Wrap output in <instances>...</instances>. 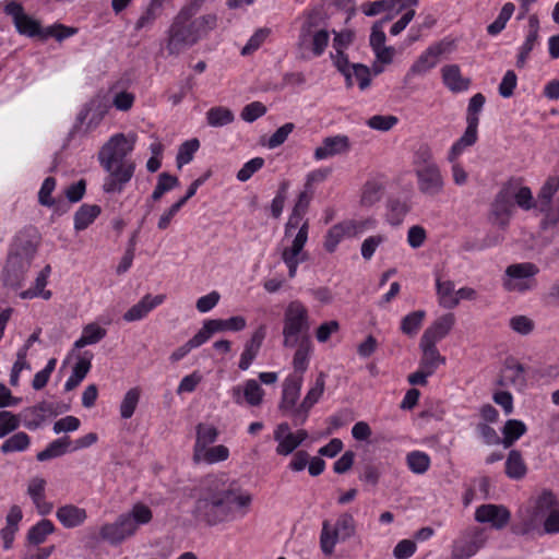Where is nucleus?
<instances>
[{"mask_svg":"<svg viewBox=\"0 0 559 559\" xmlns=\"http://www.w3.org/2000/svg\"><path fill=\"white\" fill-rule=\"evenodd\" d=\"M252 496L226 474L207 475L202 481L194 503V516L210 526L235 518L236 509H248Z\"/></svg>","mask_w":559,"mask_h":559,"instance_id":"1","label":"nucleus"},{"mask_svg":"<svg viewBox=\"0 0 559 559\" xmlns=\"http://www.w3.org/2000/svg\"><path fill=\"white\" fill-rule=\"evenodd\" d=\"M136 136L133 133H116L102 146L98 162L107 176L103 182L106 193H121L132 179L135 163L128 156L134 150Z\"/></svg>","mask_w":559,"mask_h":559,"instance_id":"2","label":"nucleus"},{"mask_svg":"<svg viewBox=\"0 0 559 559\" xmlns=\"http://www.w3.org/2000/svg\"><path fill=\"white\" fill-rule=\"evenodd\" d=\"M329 40L330 35L324 27L321 12L319 10L305 12L296 41L297 58L308 61L322 56Z\"/></svg>","mask_w":559,"mask_h":559,"instance_id":"3","label":"nucleus"},{"mask_svg":"<svg viewBox=\"0 0 559 559\" xmlns=\"http://www.w3.org/2000/svg\"><path fill=\"white\" fill-rule=\"evenodd\" d=\"M199 8L200 3L194 1L183 7L174 17L167 31L166 49L169 55L178 56L200 40L192 23Z\"/></svg>","mask_w":559,"mask_h":559,"instance_id":"4","label":"nucleus"},{"mask_svg":"<svg viewBox=\"0 0 559 559\" xmlns=\"http://www.w3.org/2000/svg\"><path fill=\"white\" fill-rule=\"evenodd\" d=\"M309 312L299 300L290 301L284 310L283 346L294 348L304 338H310Z\"/></svg>","mask_w":559,"mask_h":559,"instance_id":"5","label":"nucleus"},{"mask_svg":"<svg viewBox=\"0 0 559 559\" xmlns=\"http://www.w3.org/2000/svg\"><path fill=\"white\" fill-rule=\"evenodd\" d=\"M355 530V520L349 513H342L334 526H332L330 521L324 520L320 534V548L322 552L325 556H331L337 542H345L354 536Z\"/></svg>","mask_w":559,"mask_h":559,"instance_id":"6","label":"nucleus"},{"mask_svg":"<svg viewBox=\"0 0 559 559\" xmlns=\"http://www.w3.org/2000/svg\"><path fill=\"white\" fill-rule=\"evenodd\" d=\"M36 253V246L28 239L16 238L12 245L4 272L8 277H22L31 266Z\"/></svg>","mask_w":559,"mask_h":559,"instance_id":"7","label":"nucleus"},{"mask_svg":"<svg viewBox=\"0 0 559 559\" xmlns=\"http://www.w3.org/2000/svg\"><path fill=\"white\" fill-rule=\"evenodd\" d=\"M559 508V500L550 489H544L534 500L532 507V514L528 519L524 520L521 524H513L512 532L516 535L527 534L537 520L549 514L552 510Z\"/></svg>","mask_w":559,"mask_h":559,"instance_id":"8","label":"nucleus"},{"mask_svg":"<svg viewBox=\"0 0 559 559\" xmlns=\"http://www.w3.org/2000/svg\"><path fill=\"white\" fill-rule=\"evenodd\" d=\"M302 386V376L290 374L283 383L282 397L278 404V411L285 417H289L295 427L302 426L305 423H299L296 412H299L297 402L300 396Z\"/></svg>","mask_w":559,"mask_h":559,"instance_id":"9","label":"nucleus"},{"mask_svg":"<svg viewBox=\"0 0 559 559\" xmlns=\"http://www.w3.org/2000/svg\"><path fill=\"white\" fill-rule=\"evenodd\" d=\"M452 43L448 40H441L430 45L408 69L405 81L407 82L415 76L424 75L429 70L433 69L442 55L452 51Z\"/></svg>","mask_w":559,"mask_h":559,"instance_id":"10","label":"nucleus"},{"mask_svg":"<svg viewBox=\"0 0 559 559\" xmlns=\"http://www.w3.org/2000/svg\"><path fill=\"white\" fill-rule=\"evenodd\" d=\"M373 225V222L371 219H365V221H355V219H348L341 222L334 226H332L325 236L324 240V248L329 252H333L337 245L345 238V237H355L358 234L364 233L366 229L371 227Z\"/></svg>","mask_w":559,"mask_h":559,"instance_id":"11","label":"nucleus"},{"mask_svg":"<svg viewBox=\"0 0 559 559\" xmlns=\"http://www.w3.org/2000/svg\"><path fill=\"white\" fill-rule=\"evenodd\" d=\"M535 206L546 213L547 222H559V178H549L542 187Z\"/></svg>","mask_w":559,"mask_h":559,"instance_id":"12","label":"nucleus"},{"mask_svg":"<svg viewBox=\"0 0 559 559\" xmlns=\"http://www.w3.org/2000/svg\"><path fill=\"white\" fill-rule=\"evenodd\" d=\"M418 191L426 198L436 199L444 192L445 179L440 166L415 170Z\"/></svg>","mask_w":559,"mask_h":559,"instance_id":"13","label":"nucleus"},{"mask_svg":"<svg viewBox=\"0 0 559 559\" xmlns=\"http://www.w3.org/2000/svg\"><path fill=\"white\" fill-rule=\"evenodd\" d=\"M486 536L483 530L472 527L459 536L452 546L453 559H468L474 556L485 544Z\"/></svg>","mask_w":559,"mask_h":559,"instance_id":"14","label":"nucleus"},{"mask_svg":"<svg viewBox=\"0 0 559 559\" xmlns=\"http://www.w3.org/2000/svg\"><path fill=\"white\" fill-rule=\"evenodd\" d=\"M4 12L12 17L13 24L19 34L27 37L43 35L40 22L26 14L21 3L16 1L7 3Z\"/></svg>","mask_w":559,"mask_h":559,"instance_id":"15","label":"nucleus"},{"mask_svg":"<svg viewBox=\"0 0 559 559\" xmlns=\"http://www.w3.org/2000/svg\"><path fill=\"white\" fill-rule=\"evenodd\" d=\"M136 525L129 514H121L114 523H106L100 527L99 536L111 545L122 543L127 537L132 536Z\"/></svg>","mask_w":559,"mask_h":559,"instance_id":"16","label":"nucleus"},{"mask_svg":"<svg viewBox=\"0 0 559 559\" xmlns=\"http://www.w3.org/2000/svg\"><path fill=\"white\" fill-rule=\"evenodd\" d=\"M510 519V511L502 504H481L475 511V520L477 522L489 523L496 530L506 527Z\"/></svg>","mask_w":559,"mask_h":559,"instance_id":"17","label":"nucleus"},{"mask_svg":"<svg viewBox=\"0 0 559 559\" xmlns=\"http://www.w3.org/2000/svg\"><path fill=\"white\" fill-rule=\"evenodd\" d=\"M309 224L308 221L302 222L295 236L292 247L283 251V260L289 270V276L294 277L298 262L302 259V249L308 239Z\"/></svg>","mask_w":559,"mask_h":559,"instance_id":"18","label":"nucleus"},{"mask_svg":"<svg viewBox=\"0 0 559 559\" xmlns=\"http://www.w3.org/2000/svg\"><path fill=\"white\" fill-rule=\"evenodd\" d=\"M350 148L347 135L337 134L323 139L320 146L314 150L313 156L317 160H323L336 155L344 154Z\"/></svg>","mask_w":559,"mask_h":559,"instance_id":"19","label":"nucleus"},{"mask_svg":"<svg viewBox=\"0 0 559 559\" xmlns=\"http://www.w3.org/2000/svg\"><path fill=\"white\" fill-rule=\"evenodd\" d=\"M246 325V319L241 316H235L228 319H211L203 323L199 333L203 334L204 342H206L216 332L242 331Z\"/></svg>","mask_w":559,"mask_h":559,"instance_id":"20","label":"nucleus"},{"mask_svg":"<svg viewBox=\"0 0 559 559\" xmlns=\"http://www.w3.org/2000/svg\"><path fill=\"white\" fill-rule=\"evenodd\" d=\"M108 103L103 97L97 95L91 99L80 111L78 120L81 123H84L85 120H87V127L95 128L104 119L105 115L108 112Z\"/></svg>","mask_w":559,"mask_h":559,"instance_id":"21","label":"nucleus"},{"mask_svg":"<svg viewBox=\"0 0 559 559\" xmlns=\"http://www.w3.org/2000/svg\"><path fill=\"white\" fill-rule=\"evenodd\" d=\"M514 203L512 202V195L510 189H502L496 197L491 212L495 217V223L500 227L504 228L513 214Z\"/></svg>","mask_w":559,"mask_h":559,"instance_id":"22","label":"nucleus"},{"mask_svg":"<svg viewBox=\"0 0 559 559\" xmlns=\"http://www.w3.org/2000/svg\"><path fill=\"white\" fill-rule=\"evenodd\" d=\"M266 336V325H259L254 332L252 333L250 340L246 343L245 349L240 356V360L238 364L239 369L247 370L251 366L252 361L255 359L259 350L263 344V341Z\"/></svg>","mask_w":559,"mask_h":559,"instance_id":"23","label":"nucleus"},{"mask_svg":"<svg viewBox=\"0 0 559 559\" xmlns=\"http://www.w3.org/2000/svg\"><path fill=\"white\" fill-rule=\"evenodd\" d=\"M325 386V373L320 372L316 379L314 385L307 392L302 402L299 404V412H296L299 423H306L309 417L310 409L323 395Z\"/></svg>","mask_w":559,"mask_h":559,"instance_id":"24","label":"nucleus"},{"mask_svg":"<svg viewBox=\"0 0 559 559\" xmlns=\"http://www.w3.org/2000/svg\"><path fill=\"white\" fill-rule=\"evenodd\" d=\"M197 438L193 447V456L192 460L195 464L201 462L202 451L207 448V445L214 443L218 437V430L213 425H207L200 423L195 427Z\"/></svg>","mask_w":559,"mask_h":559,"instance_id":"25","label":"nucleus"},{"mask_svg":"<svg viewBox=\"0 0 559 559\" xmlns=\"http://www.w3.org/2000/svg\"><path fill=\"white\" fill-rule=\"evenodd\" d=\"M455 323V316L453 313H445L438 318L421 335L424 342L437 343L445 337L452 330Z\"/></svg>","mask_w":559,"mask_h":559,"instance_id":"26","label":"nucleus"},{"mask_svg":"<svg viewBox=\"0 0 559 559\" xmlns=\"http://www.w3.org/2000/svg\"><path fill=\"white\" fill-rule=\"evenodd\" d=\"M165 300V295H145L138 304L133 305L124 314L123 320L133 322L143 319L155 307Z\"/></svg>","mask_w":559,"mask_h":559,"instance_id":"27","label":"nucleus"},{"mask_svg":"<svg viewBox=\"0 0 559 559\" xmlns=\"http://www.w3.org/2000/svg\"><path fill=\"white\" fill-rule=\"evenodd\" d=\"M46 480L41 477H34L29 480L27 493L41 515H47L52 511V503L45 499Z\"/></svg>","mask_w":559,"mask_h":559,"instance_id":"28","label":"nucleus"},{"mask_svg":"<svg viewBox=\"0 0 559 559\" xmlns=\"http://www.w3.org/2000/svg\"><path fill=\"white\" fill-rule=\"evenodd\" d=\"M274 440L277 442L276 453L282 456L292 454L299 447L288 423H281L276 426Z\"/></svg>","mask_w":559,"mask_h":559,"instance_id":"29","label":"nucleus"},{"mask_svg":"<svg viewBox=\"0 0 559 559\" xmlns=\"http://www.w3.org/2000/svg\"><path fill=\"white\" fill-rule=\"evenodd\" d=\"M500 385H511L515 389H523L526 385L525 368L514 360H507L499 380Z\"/></svg>","mask_w":559,"mask_h":559,"instance_id":"30","label":"nucleus"},{"mask_svg":"<svg viewBox=\"0 0 559 559\" xmlns=\"http://www.w3.org/2000/svg\"><path fill=\"white\" fill-rule=\"evenodd\" d=\"M538 32H539L538 19L535 15H532L528 19V32H527L525 41L520 47V51L518 55V59H516L518 68H523L525 66L531 51L534 49L535 45L537 44Z\"/></svg>","mask_w":559,"mask_h":559,"instance_id":"31","label":"nucleus"},{"mask_svg":"<svg viewBox=\"0 0 559 559\" xmlns=\"http://www.w3.org/2000/svg\"><path fill=\"white\" fill-rule=\"evenodd\" d=\"M56 516L64 527L73 528L83 524L87 514L83 508H79L74 504H66L57 510Z\"/></svg>","mask_w":559,"mask_h":559,"instance_id":"32","label":"nucleus"},{"mask_svg":"<svg viewBox=\"0 0 559 559\" xmlns=\"http://www.w3.org/2000/svg\"><path fill=\"white\" fill-rule=\"evenodd\" d=\"M420 348L423 350V356L419 361V366L428 370V372L435 373L440 365L445 364V357L441 356L436 343L424 342L420 338Z\"/></svg>","mask_w":559,"mask_h":559,"instance_id":"33","label":"nucleus"},{"mask_svg":"<svg viewBox=\"0 0 559 559\" xmlns=\"http://www.w3.org/2000/svg\"><path fill=\"white\" fill-rule=\"evenodd\" d=\"M443 84L452 92L466 91L469 86V79H465L461 74L457 64H448L441 69Z\"/></svg>","mask_w":559,"mask_h":559,"instance_id":"34","label":"nucleus"},{"mask_svg":"<svg viewBox=\"0 0 559 559\" xmlns=\"http://www.w3.org/2000/svg\"><path fill=\"white\" fill-rule=\"evenodd\" d=\"M504 473L510 479L513 480H521L526 476L527 465L521 451L513 449L508 453L504 463Z\"/></svg>","mask_w":559,"mask_h":559,"instance_id":"35","label":"nucleus"},{"mask_svg":"<svg viewBox=\"0 0 559 559\" xmlns=\"http://www.w3.org/2000/svg\"><path fill=\"white\" fill-rule=\"evenodd\" d=\"M102 209L96 204H83L74 214V228L86 229L100 214Z\"/></svg>","mask_w":559,"mask_h":559,"instance_id":"36","label":"nucleus"},{"mask_svg":"<svg viewBox=\"0 0 559 559\" xmlns=\"http://www.w3.org/2000/svg\"><path fill=\"white\" fill-rule=\"evenodd\" d=\"M70 445V437H61L50 442L45 450L38 452L36 459L39 462H45L55 457H59L69 451Z\"/></svg>","mask_w":559,"mask_h":559,"instance_id":"37","label":"nucleus"},{"mask_svg":"<svg viewBox=\"0 0 559 559\" xmlns=\"http://www.w3.org/2000/svg\"><path fill=\"white\" fill-rule=\"evenodd\" d=\"M526 430L527 428L523 421L518 419L507 420L502 428L503 438L501 439V443L506 449L511 448L514 442L526 432Z\"/></svg>","mask_w":559,"mask_h":559,"instance_id":"38","label":"nucleus"},{"mask_svg":"<svg viewBox=\"0 0 559 559\" xmlns=\"http://www.w3.org/2000/svg\"><path fill=\"white\" fill-rule=\"evenodd\" d=\"M297 349L294 354L293 366L295 372H298V376H302V373L308 369L309 365V356L312 349V344L310 338H304L298 344H296Z\"/></svg>","mask_w":559,"mask_h":559,"instance_id":"39","label":"nucleus"},{"mask_svg":"<svg viewBox=\"0 0 559 559\" xmlns=\"http://www.w3.org/2000/svg\"><path fill=\"white\" fill-rule=\"evenodd\" d=\"M107 334L106 329L97 323H90L83 328L82 336L75 341L74 348H83L87 345L100 342Z\"/></svg>","mask_w":559,"mask_h":559,"instance_id":"40","label":"nucleus"},{"mask_svg":"<svg viewBox=\"0 0 559 559\" xmlns=\"http://www.w3.org/2000/svg\"><path fill=\"white\" fill-rule=\"evenodd\" d=\"M91 357H81L73 367L72 374L69 377L64 384L66 391L75 389L86 377L91 369Z\"/></svg>","mask_w":559,"mask_h":559,"instance_id":"41","label":"nucleus"},{"mask_svg":"<svg viewBox=\"0 0 559 559\" xmlns=\"http://www.w3.org/2000/svg\"><path fill=\"white\" fill-rule=\"evenodd\" d=\"M55 525L50 520L44 519L32 526L27 533L29 544L39 545L44 543L48 535L52 534Z\"/></svg>","mask_w":559,"mask_h":559,"instance_id":"42","label":"nucleus"},{"mask_svg":"<svg viewBox=\"0 0 559 559\" xmlns=\"http://www.w3.org/2000/svg\"><path fill=\"white\" fill-rule=\"evenodd\" d=\"M436 283L440 306L445 309L455 308L459 305V298H456V290L454 289L453 282Z\"/></svg>","mask_w":559,"mask_h":559,"instance_id":"43","label":"nucleus"},{"mask_svg":"<svg viewBox=\"0 0 559 559\" xmlns=\"http://www.w3.org/2000/svg\"><path fill=\"white\" fill-rule=\"evenodd\" d=\"M29 444V436L26 432L20 431L8 438L0 447V451L3 454L12 452H22L28 449Z\"/></svg>","mask_w":559,"mask_h":559,"instance_id":"44","label":"nucleus"},{"mask_svg":"<svg viewBox=\"0 0 559 559\" xmlns=\"http://www.w3.org/2000/svg\"><path fill=\"white\" fill-rule=\"evenodd\" d=\"M413 166L414 171L438 166L429 145L421 144L418 146L413 156Z\"/></svg>","mask_w":559,"mask_h":559,"instance_id":"45","label":"nucleus"},{"mask_svg":"<svg viewBox=\"0 0 559 559\" xmlns=\"http://www.w3.org/2000/svg\"><path fill=\"white\" fill-rule=\"evenodd\" d=\"M140 396L141 389L139 386L131 388L127 391L120 404V416L123 419H129L133 416L139 404Z\"/></svg>","mask_w":559,"mask_h":559,"instance_id":"46","label":"nucleus"},{"mask_svg":"<svg viewBox=\"0 0 559 559\" xmlns=\"http://www.w3.org/2000/svg\"><path fill=\"white\" fill-rule=\"evenodd\" d=\"M233 111L226 107L217 106L206 112V120L211 127H223L234 121Z\"/></svg>","mask_w":559,"mask_h":559,"instance_id":"47","label":"nucleus"},{"mask_svg":"<svg viewBox=\"0 0 559 559\" xmlns=\"http://www.w3.org/2000/svg\"><path fill=\"white\" fill-rule=\"evenodd\" d=\"M178 186L179 180L176 176L168 173H160L151 198L153 201H158L166 192L177 188Z\"/></svg>","mask_w":559,"mask_h":559,"instance_id":"48","label":"nucleus"},{"mask_svg":"<svg viewBox=\"0 0 559 559\" xmlns=\"http://www.w3.org/2000/svg\"><path fill=\"white\" fill-rule=\"evenodd\" d=\"M538 267L531 262L512 264L507 267L506 274L512 280H525L537 275Z\"/></svg>","mask_w":559,"mask_h":559,"instance_id":"49","label":"nucleus"},{"mask_svg":"<svg viewBox=\"0 0 559 559\" xmlns=\"http://www.w3.org/2000/svg\"><path fill=\"white\" fill-rule=\"evenodd\" d=\"M406 463L408 468L415 474H424L430 466V457L421 451H413L407 454Z\"/></svg>","mask_w":559,"mask_h":559,"instance_id":"50","label":"nucleus"},{"mask_svg":"<svg viewBox=\"0 0 559 559\" xmlns=\"http://www.w3.org/2000/svg\"><path fill=\"white\" fill-rule=\"evenodd\" d=\"M426 316L424 310H417L408 313L402 319L401 330L406 335H414L418 332Z\"/></svg>","mask_w":559,"mask_h":559,"instance_id":"51","label":"nucleus"},{"mask_svg":"<svg viewBox=\"0 0 559 559\" xmlns=\"http://www.w3.org/2000/svg\"><path fill=\"white\" fill-rule=\"evenodd\" d=\"M383 188L381 183L377 181H367L364 186L361 193V204L371 206L379 202L382 198Z\"/></svg>","mask_w":559,"mask_h":559,"instance_id":"52","label":"nucleus"},{"mask_svg":"<svg viewBox=\"0 0 559 559\" xmlns=\"http://www.w3.org/2000/svg\"><path fill=\"white\" fill-rule=\"evenodd\" d=\"M162 7L154 3L153 1H150L147 8L145 11L141 14V16L135 22V29H142L146 27H151L156 19L160 15Z\"/></svg>","mask_w":559,"mask_h":559,"instance_id":"53","label":"nucleus"},{"mask_svg":"<svg viewBox=\"0 0 559 559\" xmlns=\"http://www.w3.org/2000/svg\"><path fill=\"white\" fill-rule=\"evenodd\" d=\"M506 189H510V194L512 195V202L516 203L523 210H530L535 206L533 202L532 191L527 187L513 188L507 187Z\"/></svg>","mask_w":559,"mask_h":559,"instance_id":"54","label":"nucleus"},{"mask_svg":"<svg viewBox=\"0 0 559 559\" xmlns=\"http://www.w3.org/2000/svg\"><path fill=\"white\" fill-rule=\"evenodd\" d=\"M200 146L199 140L192 139L183 142L178 150L177 154V166L181 168L183 165L190 163L193 158L194 153Z\"/></svg>","mask_w":559,"mask_h":559,"instance_id":"55","label":"nucleus"},{"mask_svg":"<svg viewBox=\"0 0 559 559\" xmlns=\"http://www.w3.org/2000/svg\"><path fill=\"white\" fill-rule=\"evenodd\" d=\"M229 456V450L226 445L218 444L212 448H205L202 451L201 462L204 461L207 464H214L226 461Z\"/></svg>","mask_w":559,"mask_h":559,"instance_id":"56","label":"nucleus"},{"mask_svg":"<svg viewBox=\"0 0 559 559\" xmlns=\"http://www.w3.org/2000/svg\"><path fill=\"white\" fill-rule=\"evenodd\" d=\"M21 424L20 415L8 411L0 412V438L15 431Z\"/></svg>","mask_w":559,"mask_h":559,"instance_id":"57","label":"nucleus"},{"mask_svg":"<svg viewBox=\"0 0 559 559\" xmlns=\"http://www.w3.org/2000/svg\"><path fill=\"white\" fill-rule=\"evenodd\" d=\"M23 417V425L28 430H35L41 426L45 421V415L40 414L36 406L26 407L20 414V417Z\"/></svg>","mask_w":559,"mask_h":559,"instance_id":"58","label":"nucleus"},{"mask_svg":"<svg viewBox=\"0 0 559 559\" xmlns=\"http://www.w3.org/2000/svg\"><path fill=\"white\" fill-rule=\"evenodd\" d=\"M245 399L251 406H258L262 403L264 391L255 380H248L245 384Z\"/></svg>","mask_w":559,"mask_h":559,"instance_id":"59","label":"nucleus"},{"mask_svg":"<svg viewBox=\"0 0 559 559\" xmlns=\"http://www.w3.org/2000/svg\"><path fill=\"white\" fill-rule=\"evenodd\" d=\"M397 117L393 115H376L367 120V126L373 130L386 132L391 130L397 123Z\"/></svg>","mask_w":559,"mask_h":559,"instance_id":"60","label":"nucleus"},{"mask_svg":"<svg viewBox=\"0 0 559 559\" xmlns=\"http://www.w3.org/2000/svg\"><path fill=\"white\" fill-rule=\"evenodd\" d=\"M509 325L515 333L520 335H528L535 329L534 321L523 314L514 316L510 319Z\"/></svg>","mask_w":559,"mask_h":559,"instance_id":"61","label":"nucleus"},{"mask_svg":"<svg viewBox=\"0 0 559 559\" xmlns=\"http://www.w3.org/2000/svg\"><path fill=\"white\" fill-rule=\"evenodd\" d=\"M334 66L345 76L347 86L353 85L352 69L353 64L349 63L347 56L344 51H335L331 55Z\"/></svg>","mask_w":559,"mask_h":559,"instance_id":"62","label":"nucleus"},{"mask_svg":"<svg viewBox=\"0 0 559 559\" xmlns=\"http://www.w3.org/2000/svg\"><path fill=\"white\" fill-rule=\"evenodd\" d=\"M195 32L201 39L210 31L214 29L217 24V16L215 14H205L198 19L192 20Z\"/></svg>","mask_w":559,"mask_h":559,"instance_id":"63","label":"nucleus"},{"mask_svg":"<svg viewBox=\"0 0 559 559\" xmlns=\"http://www.w3.org/2000/svg\"><path fill=\"white\" fill-rule=\"evenodd\" d=\"M271 31L269 28H259L254 32V34L250 37L248 43L241 49L242 56H248L260 48V46L264 43V40L270 35Z\"/></svg>","mask_w":559,"mask_h":559,"instance_id":"64","label":"nucleus"}]
</instances>
